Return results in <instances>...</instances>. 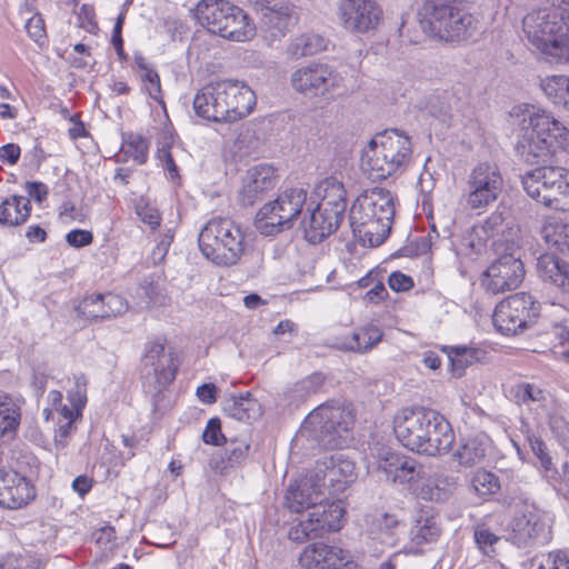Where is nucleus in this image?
I'll use <instances>...</instances> for the list:
<instances>
[{"label":"nucleus","instance_id":"23","mask_svg":"<svg viewBox=\"0 0 569 569\" xmlns=\"http://www.w3.org/2000/svg\"><path fill=\"white\" fill-rule=\"evenodd\" d=\"M36 497L31 481L12 468L0 466V506L7 509L26 507Z\"/></svg>","mask_w":569,"mask_h":569},{"label":"nucleus","instance_id":"24","mask_svg":"<svg viewBox=\"0 0 569 569\" xmlns=\"http://www.w3.org/2000/svg\"><path fill=\"white\" fill-rule=\"evenodd\" d=\"M325 496L322 485L310 472L303 479L290 485L286 493V505L293 512L300 513L305 510L308 512L316 505L329 503L325 501Z\"/></svg>","mask_w":569,"mask_h":569},{"label":"nucleus","instance_id":"54","mask_svg":"<svg viewBox=\"0 0 569 569\" xmlns=\"http://www.w3.org/2000/svg\"><path fill=\"white\" fill-rule=\"evenodd\" d=\"M142 82V91L147 93L152 100L162 102L161 99V84L159 73L154 68L140 73Z\"/></svg>","mask_w":569,"mask_h":569},{"label":"nucleus","instance_id":"36","mask_svg":"<svg viewBox=\"0 0 569 569\" xmlns=\"http://www.w3.org/2000/svg\"><path fill=\"white\" fill-rule=\"evenodd\" d=\"M20 401L0 392V443L12 439L20 423Z\"/></svg>","mask_w":569,"mask_h":569},{"label":"nucleus","instance_id":"52","mask_svg":"<svg viewBox=\"0 0 569 569\" xmlns=\"http://www.w3.org/2000/svg\"><path fill=\"white\" fill-rule=\"evenodd\" d=\"M136 213L143 223L153 230L161 223V216L158 209L151 206L143 197L139 198L136 202Z\"/></svg>","mask_w":569,"mask_h":569},{"label":"nucleus","instance_id":"62","mask_svg":"<svg viewBox=\"0 0 569 569\" xmlns=\"http://www.w3.org/2000/svg\"><path fill=\"white\" fill-rule=\"evenodd\" d=\"M388 284L396 292L408 291L413 287V280L401 271H393L389 276Z\"/></svg>","mask_w":569,"mask_h":569},{"label":"nucleus","instance_id":"56","mask_svg":"<svg viewBox=\"0 0 569 569\" xmlns=\"http://www.w3.org/2000/svg\"><path fill=\"white\" fill-rule=\"evenodd\" d=\"M24 28L28 36L39 46H43L47 42L44 20L40 13L31 16L27 20Z\"/></svg>","mask_w":569,"mask_h":569},{"label":"nucleus","instance_id":"1","mask_svg":"<svg viewBox=\"0 0 569 569\" xmlns=\"http://www.w3.org/2000/svg\"><path fill=\"white\" fill-rule=\"evenodd\" d=\"M519 228L507 221L502 212L495 211L462 237L458 247L460 254H481L488 248L500 254L481 276L480 282L486 291L502 293L522 282L525 267L519 253Z\"/></svg>","mask_w":569,"mask_h":569},{"label":"nucleus","instance_id":"15","mask_svg":"<svg viewBox=\"0 0 569 569\" xmlns=\"http://www.w3.org/2000/svg\"><path fill=\"white\" fill-rule=\"evenodd\" d=\"M539 311L540 303L530 293L519 292L496 306L492 321L502 335H516L532 323Z\"/></svg>","mask_w":569,"mask_h":569},{"label":"nucleus","instance_id":"53","mask_svg":"<svg viewBox=\"0 0 569 569\" xmlns=\"http://www.w3.org/2000/svg\"><path fill=\"white\" fill-rule=\"evenodd\" d=\"M516 398L523 405H542L546 401V392L535 385L521 383L517 387Z\"/></svg>","mask_w":569,"mask_h":569},{"label":"nucleus","instance_id":"63","mask_svg":"<svg viewBox=\"0 0 569 569\" xmlns=\"http://www.w3.org/2000/svg\"><path fill=\"white\" fill-rule=\"evenodd\" d=\"M218 388L213 383H202L196 390L198 399L204 405H212L217 401Z\"/></svg>","mask_w":569,"mask_h":569},{"label":"nucleus","instance_id":"49","mask_svg":"<svg viewBox=\"0 0 569 569\" xmlns=\"http://www.w3.org/2000/svg\"><path fill=\"white\" fill-rule=\"evenodd\" d=\"M81 416H74L69 411V407H61L59 409V416H57L58 428L56 430L54 440L60 447H64L68 443L70 436L76 430V421Z\"/></svg>","mask_w":569,"mask_h":569},{"label":"nucleus","instance_id":"8","mask_svg":"<svg viewBox=\"0 0 569 569\" xmlns=\"http://www.w3.org/2000/svg\"><path fill=\"white\" fill-rule=\"evenodd\" d=\"M202 254L217 266L236 264L244 251V236L241 228L229 218L210 219L198 238Z\"/></svg>","mask_w":569,"mask_h":569},{"label":"nucleus","instance_id":"50","mask_svg":"<svg viewBox=\"0 0 569 569\" xmlns=\"http://www.w3.org/2000/svg\"><path fill=\"white\" fill-rule=\"evenodd\" d=\"M69 411L81 416L87 403V379L83 375L74 377V387L68 391Z\"/></svg>","mask_w":569,"mask_h":569},{"label":"nucleus","instance_id":"61","mask_svg":"<svg viewBox=\"0 0 569 569\" xmlns=\"http://www.w3.org/2000/svg\"><path fill=\"white\" fill-rule=\"evenodd\" d=\"M561 171L557 197H559V203L562 207H559L558 210L569 211V169L561 167Z\"/></svg>","mask_w":569,"mask_h":569},{"label":"nucleus","instance_id":"29","mask_svg":"<svg viewBox=\"0 0 569 569\" xmlns=\"http://www.w3.org/2000/svg\"><path fill=\"white\" fill-rule=\"evenodd\" d=\"M234 11V4L224 0H201L194 9L198 22L213 34L220 36L224 30L227 18Z\"/></svg>","mask_w":569,"mask_h":569},{"label":"nucleus","instance_id":"4","mask_svg":"<svg viewBox=\"0 0 569 569\" xmlns=\"http://www.w3.org/2000/svg\"><path fill=\"white\" fill-rule=\"evenodd\" d=\"M395 217L393 196L383 188H372L353 202L349 221L353 236L365 246L378 247L389 236Z\"/></svg>","mask_w":569,"mask_h":569},{"label":"nucleus","instance_id":"17","mask_svg":"<svg viewBox=\"0 0 569 569\" xmlns=\"http://www.w3.org/2000/svg\"><path fill=\"white\" fill-rule=\"evenodd\" d=\"M343 509L338 503H320L307 512V518L300 520L289 530L288 537L296 542L320 538L327 532L341 528Z\"/></svg>","mask_w":569,"mask_h":569},{"label":"nucleus","instance_id":"20","mask_svg":"<svg viewBox=\"0 0 569 569\" xmlns=\"http://www.w3.org/2000/svg\"><path fill=\"white\" fill-rule=\"evenodd\" d=\"M222 99L224 122H236L249 116L257 103L253 90L243 81L226 79L218 81Z\"/></svg>","mask_w":569,"mask_h":569},{"label":"nucleus","instance_id":"19","mask_svg":"<svg viewBox=\"0 0 569 569\" xmlns=\"http://www.w3.org/2000/svg\"><path fill=\"white\" fill-rule=\"evenodd\" d=\"M561 172V167L558 166L537 167L521 176V183L531 199L547 208L559 209L562 206L559 203L557 190Z\"/></svg>","mask_w":569,"mask_h":569},{"label":"nucleus","instance_id":"5","mask_svg":"<svg viewBox=\"0 0 569 569\" xmlns=\"http://www.w3.org/2000/svg\"><path fill=\"white\" fill-rule=\"evenodd\" d=\"M353 416L349 409L327 402L310 412L296 436V441L311 440L325 449L349 446L352 441Z\"/></svg>","mask_w":569,"mask_h":569},{"label":"nucleus","instance_id":"51","mask_svg":"<svg viewBox=\"0 0 569 569\" xmlns=\"http://www.w3.org/2000/svg\"><path fill=\"white\" fill-rule=\"evenodd\" d=\"M472 487L480 496L496 493L500 483L496 475L486 470H479L472 478Z\"/></svg>","mask_w":569,"mask_h":569},{"label":"nucleus","instance_id":"28","mask_svg":"<svg viewBox=\"0 0 569 569\" xmlns=\"http://www.w3.org/2000/svg\"><path fill=\"white\" fill-rule=\"evenodd\" d=\"M342 220L343 217L336 212L317 206L302 221L306 240L313 244L320 243L338 229Z\"/></svg>","mask_w":569,"mask_h":569},{"label":"nucleus","instance_id":"59","mask_svg":"<svg viewBox=\"0 0 569 569\" xmlns=\"http://www.w3.org/2000/svg\"><path fill=\"white\" fill-rule=\"evenodd\" d=\"M158 159L160 161L162 169L167 171L171 180L174 181L179 179V169L173 160L169 147H162L161 149L158 150Z\"/></svg>","mask_w":569,"mask_h":569},{"label":"nucleus","instance_id":"9","mask_svg":"<svg viewBox=\"0 0 569 569\" xmlns=\"http://www.w3.org/2000/svg\"><path fill=\"white\" fill-rule=\"evenodd\" d=\"M422 30L435 38L452 42L471 34L473 18L459 8L456 1L445 4L440 0H426L419 11Z\"/></svg>","mask_w":569,"mask_h":569},{"label":"nucleus","instance_id":"41","mask_svg":"<svg viewBox=\"0 0 569 569\" xmlns=\"http://www.w3.org/2000/svg\"><path fill=\"white\" fill-rule=\"evenodd\" d=\"M137 308L148 309L166 303V295L158 281V277L148 276L139 283L134 291Z\"/></svg>","mask_w":569,"mask_h":569},{"label":"nucleus","instance_id":"48","mask_svg":"<svg viewBox=\"0 0 569 569\" xmlns=\"http://www.w3.org/2000/svg\"><path fill=\"white\" fill-rule=\"evenodd\" d=\"M323 383V376L321 373H312L307 378L296 382L289 390L288 397L292 403H299L307 399L309 396L316 393Z\"/></svg>","mask_w":569,"mask_h":569},{"label":"nucleus","instance_id":"37","mask_svg":"<svg viewBox=\"0 0 569 569\" xmlns=\"http://www.w3.org/2000/svg\"><path fill=\"white\" fill-rule=\"evenodd\" d=\"M540 236L549 250L548 252H569V226L555 219V217H548L545 220Z\"/></svg>","mask_w":569,"mask_h":569},{"label":"nucleus","instance_id":"21","mask_svg":"<svg viewBox=\"0 0 569 569\" xmlns=\"http://www.w3.org/2000/svg\"><path fill=\"white\" fill-rule=\"evenodd\" d=\"M339 16L346 29L365 33L378 27L382 9L376 0H341Z\"/></svg>","mask_w":569,"mask_h":569},{"label":"nucleus","instance_id":"11","mask_svg":"<svg viewBox=\"0 0 569 569\" xmlns=\"http://www.w3.org/2000/svg\"><path fill=\"white\" fill-rule=\"evenodd\" d=\"M179 360L173 348L168 347L161 339L146 345L141 359V380L144 390L158 395L176 379Z\"/></svg>","mask_w":569,"mask_h":569},{"label":"nucleus","instance_id":"47","mask_svg":"<svg viewBox=\"0 0 569 569\" xmlns=\"http://www.w3.org/2000/svg\"><path fill=\"white\" fill-rule=\"evenodd\" d=\"M226 460L223 459L220 467L221 472H226L228 468H237L242 466L249 453L250 446L244 439H231L227 441Z\"/></svg>","mask_w":569,"mask_h":569},{"label":"nucleus","instance_id":"43","mask_svg":"<svg viewBox=\"0 0 569 569\" xmlns=\"http://www.w3.org/2000/svg\"><path fill=\"white\" fill-rule=\"evenodd\" d=\"M328 41L318 33H303L287 48V54L293 59L317 54L327 49Z\"/></svg>","mask_w":569,"mask_h":569},{"label":"nucleus","instance_id":"3","mask_svg":"<svg viewBox=\"0 0 569 569\" xmlns=\"http://www.w3.org/2000/svg\"><path fill=\"white\" fill-rule=\"evenodd\" d=\"M371 455L387 480L406 486L418 498L443 501L450 495L453 482L442 475L431 477L427 468L416 459L385 446L372 449Z\"/></svg>","mask_w":569,"mask_h":569},{"label":"nucleus","instance_id":"35","mask_svg":"<svg viewBox=\"0 0 569 569\" xmlns=\"http://www.w3.org/2000/svg\"><path fill=\"white\" fill-rule=\"evenodd\" d=\"M223 411L238 421L256 420L262 413L261 405L252 397L251 392L231 396L224 401Z\"/></svg>","mask_w":569,"mask_h":569},{"label":"nucleus","instance_id":"42","mask_svg":"<svg viewBox=\"0 0 569 569\" xmlns=\"http://www.w3.org/2000/svg\"><path fill=\"white\" fill-rule=\"evenodd\" d=\"M402 532L403 526L395 516L383 515L375 521L370 535L381 545L393 547Z\"/></svg>","mask_w":569,"mask_h":569},{"label":"nucleus","instance_id":"38","mask_svg":"<svg viewBox=\"0 0 569 569\" xmlns=\"http://www.w3.org/2000/svg\"><path fill=\"white\" fill-rule=\"evenodd\" d=\"M30 199L23 196H11L0 203V223L19 226L30 216Z\"/></svg>","mask_w":569,"mask_h":569},{"label":"nucleus","instance_id":"46","mask_svg":"<svg viewBox=\"0 0 569 569\" xmlns=\"http://www.w3.org/2000/svg\"><path fill=\"white\" fill-rule=\"evenodd\" d=\"M440 536V527L433 517L421 518L410 530V539L417 546L435 542Z\"/></svg>","mask_w":569,"mask_h":569},{"label":"nucleus","instance_id":"16","mask_svg":"<svg viewBox=\"0 0 569 569\" xmlns=\"http://www.w3.org/2000/svg\"><path fill=\"white\" fill-rule=\"evenodd\" d=\"M551 516L536 505H526L511 522L510 541L518 548L543 546L551 540Z\"/></svg>","mask_w":569,"mask_h":569},{"label":"nucleus","instance_id":"44","mask_svg":"<svg viewBox=\"0 0 569 569\" xmlns=\"http://www.w3.org/2000/svg\"><path fill=\"white\" fill-rule=\"evenodd\" d=\"M148 141L139 134H128L121 146V153L118 160L121 161L131 158L134 163L143 164L148 159Z\"/></svg>","mask_w":569,"mask_h":569},{"label":"nucleus","instance_id":"7","mask_svg":"<svg viewBox=\"0 0 569 569\" xmlns=\"http://www.w3.org/2000/svg\"><path fill=\"white\" fill-rule=\"evenodd\" d=\"M412 150L408 136L397 129L387 130L371 139L361 157V169L368 178L385 180L402 169Z\"/></svg>","mask_w":569,"mask_h":569},{"label":"nucleus","instance_id":"25","mask_svg":"<svg viewBox=\"0 0 569 569\" xmlns=\"http://www.w3.org/2000/svg\"><path fill=\"white\" fill-rule=\"evenodd\" d=\"M276 186V170L267 163H260L247 170L239 192L243 206H252L262 199L266 192Z\"/></svg>","mask_w":569,"mask_h":569},{"label":"nucleus","instance_id":"6","mask_svg":"<svg viewBox=\"0 0 569 569\" xmlns=\"http://www.w3.org/2000/svg\"><path fill=\"white\" fill-rule=\"evenodd\" d=\"M529 42L556 62L569 63V16L557 8H541L522 21Z\"/></svg>","mask_w":569,"mask_h":569},{"label":"nucleus","instance_id":"33","mask_svg":"<svg viewBox=\"0 0 569 569\" xmlns=\"http://www.w3.org/2000/svg\"><path fill=\"white\" fill-rule=\"evenodd\" d=\"M491 446V440L485 432L476 433L463 439L455 451L453 457L462 467H473L481 463Z\"/></svg>","mask_w":569,"mask_h":569},{"label":"nucleus","instance_id":"13","mask_svg":"<svg viewBox=\"0 0 569 569\" xmlns=\"http://www.w3.org/2000/svg\"><path fill=\"white\" fill-rule=\"evenodd\" d=\"M295 91L310 98L332 100L345 94L343 77L332 66L311 62L296 69L290 76Z\"/></svg>","mask_w":569,"mask_h":569},{"label":"nucleus","instance_id":"58","mask_svg":"<svg viewBox=\"0 0 569 569\" xmlns=\"http://www.w3.org/2000/svg\"><path fill=\"white\" fill-rule=\"evenodd\" d=\"M498 540L499 537L486 528H478L475 531V541L478 548L487 556L495 552L493 546Z\"/></svg>","mask_w":569,"mask_h":569},{"label":"nucleus","instance_id":"39","mask_svg":"<svg viewBox=\"0 0 569 569\" xmlns=\"http://www.w3.org/2000/svg\"><path fill=\"white\" fill-rule=\"evenodd\" d=\"M382 339L381 330L376 326H367L355 330L346 336L340 348L355 352H367L378 345Z\"/></svg>","mask_w":569,"mask_h":569},{"label":"nucleus","instance_id":"31","mask_svg":"<svg viewBox=\"0 0 569 569\" xmlns=\"http://www.w3.org/2000/svg\"><path fill=\"white\" fill-rule=\"evenodd\" d=\"M537 272L545 282L569 292V263L555 252L541 253L537 259Z\"/></svg>","mask_w":569,"mask_h":569},{"label":"nucleus","instance_id":"57","mask_svg":"<svg viewBox=\"0 0 569 569\" xmlns=\"http://www.w3.org/2000/svg\"><path fill=\"white\" fill-rule=\"evenodd\" d=\"M202 440L204 443L212 446H221L227 442L226 437L221 432V422L218 418H211L208 420L202 432Z\"/></svg>","mask_w":569,"mask_h":569},{"label":"nucleus","instance_id":"30","mask_svg":"<svg viewBox=\"0 0 569 569\" xmlns=\"http://www.w3.org/2000/svg\"><path fill=\"white\" fill-rule=\"evenodd\" d=\"M218 81L202 87L194 96L193 109L198 117L213 122H224V112Z\"/></svg>","mask_w":569,"mask_h":569},{"label":"nucleus","instance_id":"40","mask_svg":"<svg viewBox=\"0 0 569 569\" xmlns=\"http://www.w3.org/2000/svg\"><path fill=\"white\" fill-rule=\"evenodd\" d=\"M546 98L555 106L569 111V76L552 74L540 80Z\"/></svg>","mask_w":569,"mask_h":569},{"label":"nucleus","instance_id":"22","mask_svg":"<svg viewBox=\"0 0 569 569\" xmlns=\"http://www.w3.org/2000/svg\"><path fill=\"white\" fill-rule=\"evenodd\" d=\"M261 11V28L271 41L283 38L299 21L297 8L288 0L268 2Z\"/></svg>","mask_w":569,"mask_h":569},{"label":"nucleus","instance_id":"18","mask_svg":"<svg viewBox=\"0 0 569 569\" xmlns=\"http://www.w3.org/2000/svg\"><path fill=\"white\" fill-rule=\"evenodd\" d=\"M329 493H340L357 479L356 463L343 452H336L318 461L311 471Z\"/></svg>","mask_w":569,"mask_h":569},{"label":"nucleus","instance_id":"55","mask_svg":"<svg viewBox=\"0 0 569 569\" xmlns=\"http://www.w3.org/2000/svg\"><path fill=\"white\" fill-rule=\"evenodd\" d=\"M0 569H38V563L29 555L9 553L0 560Z\"/></svg>","mask_w":569,"mask_h":569},{"label":"nucleus","instance_id":"26","mask_svg":"<svg viewBox=\"0 0 569 569\" xmlns=\"http://www.w3.org/2000/svg\"><path fill=\"white\" fill-rule=\"evenodd\" d=\"M128 308V302L120 295L107 292L87 296L77 307V311L87 319L102 320L122 315Z\"/></svg>","mask_w":569,"mask_h":569},{"label":"nucleus","instance_id":"10","mask_svg":"<svg viewBox=\"0 0 569 569\" xmlns=\"http://www.w3.org/2000/svg\"><path fill=\"white\" fill-rule=\"evenodd\" d=\"M569 148V130L550 112L538 110L530 114L523 141L522 153L526 160L538 162L540 159Z\"/></svg>","mask_w":569,"mask_h":569},{"label":"nucleus","instance_id":"32","mask_svg":"<svg viewBox=\"0 0 569 569\" xmlns=\"http://www.w3.org/2000/svg\"><path fill=\"white\" fill-rule=\"evenodd\" d=\"M315 193L320 198L318 206L336 212L345 218L347 209V191L343 183L336 177L321 180L315 188Z\"/></svg>","mask_w":569,"mask_h":569},{"label":"nucleus","instance_id":"34","mask_svg":"<svg viewBox=\"0 0 569 569\" xmlns=\"http://www.w3.org/2000/svg\"><path fill=\"white\" fill-rule=\"evenodd\" d=\"M220 33L221 38L236 42L251 40L256 36V26L249 16L239 7L234 6Z\"/></svg>","mask_w":569,"mask_h":569},{"label":"nucleus","instance_id":"14","mask_svg":"<svg viewBox=\"0 0 569 569\" xmlns=\"http://www.w3.org/2000/svg\"><path fill=\"white\" fill-rule=\"evenodd\" d=\"M503 190V177L493 161H480L469 172L463 199L470 210L483 211L493 204Z\"/></svg>","mask_w":569,"mask_h":569},{"label":"nucleus","instance_id":"2","mask_svg":"<svg viewBox=\"0 0 569 569\" xmlns=\"http://www.w3.org/2000/svg\"><path fill=\"white\" fill-rule=\"evenodd\" d=\"M393 432L405 448L431 457L447 452L455 440L449 421L436 410L420 406L398 410Z\"/></svg>","mask_w":569,"mask_h":569},{"label":"nucleus","instance_id":"64","mask_svg":"<svg viewBox=\"0 0 569 569\" xmlns=\"http://www.w3.org/2000/svg\"><path fill=\"white\" fill-rule=\"evenodd\" d=\"M21 149L16 143H7L0 148V161L8 164H16L20 158Z\"/></svg>","mask_w":569,"mask_h":569},{"label":"nucleus","instance_id":"45","mask_svg":"<svg viewBox=\"0 0 569 569\" xmlns=\"http://www.w3.org/2000/svg\"><path fill=\"white\" fill-rule=\"evenodd\" d=\"M482 350L468 346L449 347L448 358L451 362L452 370L457 376H461L465 369L478 361L482 355Z\"/></svg>","mask_w":569,"mask_h":569},{"label":"nucleus","instance_id":"12","mask_svg":"<svg viewBox=\"0 0 569 569\" xmlns=\"http://www.w3.org/2000/svg\"><path fill=\"white\" fill-rule=\"evenodd\" d=\"M307 190L300 187L286 189L273 201L260 208L254 226L264 236H273L292 226L307 202Z\"/></svg>","mask_w":569,"mask_h":569},{"label":"nucleus","instance_id":"27","mask_svg":"<svg viewBox=\"0 0 569 569\" xmlns=\"http://www.w3.org/2000/svg\"><path fill=\"white\" fill-rule=\"evenodd\" d=\"M299 561L305 569H340L348 563L347 556L341 548L321 542L308 546Z\"/></svg>","mask_w":569,"mask_h":569},{"label":"nucleus","instance_id":"60","mask_svg":"<svg viewBox=\"0 0 569 569\" xmlns=\"http://www.w3.org/2000/svg\"><path fill=\"white\" fill-rule=\"evenodd\" d=\"M66 241L73 248H83L93 241V236L88 230L73 229L67 233Z\"/></svg>","mask_w":569,"mask_h":569}]
</instances>
